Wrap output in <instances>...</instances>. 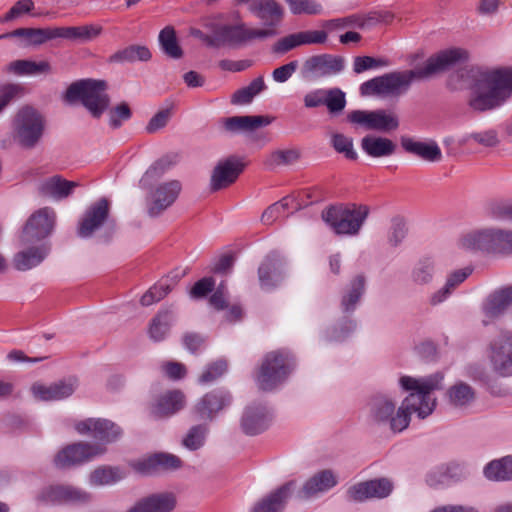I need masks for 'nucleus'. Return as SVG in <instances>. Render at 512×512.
Wrapping results in <instances>:
<instances>
[{
    "label": "nucleus",
    "instance_id": "f257e3e1",
    "mask_svg": "<svg viewBox=\"0 0 512 512\" xmlns=\"http://www.w3.org/2000/svg\"><path fill=\"white\" fill-rule=\"evenodd\" d=\"M443 375L436 373L423 378L402 376L400 386L409 395L402 401L396 411V402L388 395L378 393L373 395L367 406L368 416L372 423L389 427L393 433H400L410 423L412 413L421 419L429 416L435 409L436 399L432 396L434 390L440 389Z\"/></svg>",
    "mask_w": 512,
    "mask_h": 512
},
{
    "label": "nucleus",
    "instance_id": "f03ea898",
    "mask_svg": "<svg viewBox=\"0 0 512 512\" xmlns=\"http://www.w3.org/2000/svg\"><path fill=\"white\" fill-rule=\"evenodd\" d=\"M468 59V52L461 48L440 51L429 57L422 67L412 70L393 71L374 77L360 85L361 96H392L405 94L413 80L428 79Z\"/></svg>",
    "mask_w": 512,
    "mask_h": 512
},
{
    "label": "nucleus",
    "instance_id": "7ed1b4c3",
    "mask_svg": "<svg viewBox=\"0 0 512 512\" xmlns=\"http://www.w3.org/2000/svg\"><path fill=\"white\" fill-rule=\"evenodd\" d=\"M75 428L78 433L90 434L100 443L78 442L66 446L54 458V464L58 468L82 464L104 454L105 444L116 441L122 434L121 428L107 419L89 418L77 423Z\"/></svg>",
    "mask_w": 512,
    "mask_h": 512
},
{
    "label": "nucleus",
    "instance_id": "20e7f679",
    "mask_svg": "<svg viewBox=\"0 0 512 512\" xmlns=\"http://www.w3.org/2000/svg\"><path fill=\"white\" fill-rule=\"evenodd\" d=\"M473 84L468 104L477 112L500 107L512 92V68L472 70Z\"/></svg>",
    "mask_w": 512,
    "mask_h": 512
},
{
    "label": "nucleus",
    "instance_id": "39448f33",
    "mask_svg": "<svg viewBox=\"0 0 512 512\" xmlns=\"http://www.w3.org/2000/svg\"><path fill=\"white\" fill-rule=\"evenodd\" d=\"M108 84L100 79H80L69 85L63 99L69 104L80 102L94 118H100L110 105Z\"/></svg>",
    "mask_w": 512,
    "mask_h": 512
},
{
    "label": "nucleus",
    "instance_id": "423d86ee",
    "mask_svg": "<svg viewBox=\"0 0 512 512\" xmlns=\"http://www.w3.org/2000/svg\"><path fill=\"white\" fill-rule=\"evenodd\" d=\"M368 215L369 208L366 205L353 203L331 205L322 211L321 217L335 234L356 236Z\"/></svg>",
    "mask_w": 512,
    "mask_h": 512
},
{
    "label": "nucleus",
    "instance_id": "0eeeda50",
    "mask_svg": "<svg viewBox=\"0 0 512 512\" xmlns=\"http://www.w3.org/2000/svg\"><path fill=\"white\" fill-rule=\"evenodd\" d=\"M249 12L261 23L260 28H250L255 40H265L278 35L285 9L276 0H254L248 6Z\"/></svg>",
    "mask_w": 512,
    "mask_h": 512
},
{
    "label": "nucleus",
    "instance_id": "6e6552de",
    "mask_svg": "<svg viewBox=\"0 0 512 512\" xmlns=\"http://www.w3.org/2000/svg\"><path fill=\"white\" fill-rule=\"evenodd\" d=\"M294 358L288 351L277 350L265 355L256 381L259 389L271 391L281 384L294 367Z\"/></svg>",
    "mask_w": 512,
    "mask_h": 512
},
{
    "label": "nucleus",
    "instance_id": "1a4fd4ad",
    "mask_svg": "<svg viewBox=\"0 0 512 512\" xmlns=\"http://www.w3.org/2000/svg\"><path fill=\"white\" fill-rule=\"evenodd\" d=\"M15 138L25 148L34 147L40 140L44 130L41 114L31 106H23L13 121Z\"/></svg>",
    "mask_w": 512,
    "mask_h": 512
},
{
    "label": "nucleus",
    "instance_id": "9d476101",
    "mask_svg": "<svg viewBox=\"0 0 512 512\" xmlns=\"http://www.w3.org/2000/svg\"><path fill=\"white\" fill-rule=\"evenodd\" d=\"M103 226H107L109 236L116 230V222L110 218V202L101 198L91 204L78 223L77 235L80 238H90Z\"/></svg>",
    "mask_w": 512,
    "mask_h": 512
},
{
    "label": "nucleus",
    "instance_id": "9b49d317",
    "mask_svg": "<svg viewBox=\"0 0 512 512\" xmlns=\"http://www.w3.org/2000/svg\"><path fill=\"white\" fill-rule=\"evenodd\" d=\"M55 224L56 213L52 208L43 207L38 209L30 215L22 229L21 244L28 246L47 238L53 233Z\"/></svg>",
    "mask_w": 512,
    "mask_h": 512
},
{
    "label": "nucleus",
    "instance_id": "f8f14e48",
    "mask_svg": "<svg viewBox=\"0 0 512 512\" xmlns=\"http://www.w3.org/2000/svg\"><path fill=\"white\" fill-rule=\"evenodd\" d=\"M492 371L500 377L512 376V331H503L488 346Z\"/></svg>",
    "mask_w": 512,
    "mask_h": 512
},
{
    "label": "nucleus",
    "instance_id": "ddd939ff",
    "mask_svg": "<svg viewBox=\"0 0 512 512\" xmlns=\"http://www.w3.org/2000/svg\"><path fill=\"white\" fill-rule=\"evenodd\" d=\"M345 59L332 54H320L308 57L302 64L300 74L305 80H316L342 72Z\"/></svg>",
    "mask_w": 512,
    "mask_h": 512
},
{
    "label": "nucleus",
    "instance_id": "4468645a",
    "mask_svg": "<svg viewBox=\"0 0 512 512\" xmlns=\"http://www.w3.org/2000/svg\"><path fill=\"white\" fill-rule=\"evenodd\" d=\"M206 28L213 32L214 48L236 46L255 40L244 22L236 24L207 23Z\"/></svg>",
    "mask_w": 512,
    "mask_h": 512
},
{
    "label": "nucleus",
    "instance_id": "2eb2a0df",
    "mask_svg": "<svg viewBox=\"0 0 512 512\" xmlns=\"http://www.w3.org/2000/svg\"><path fill=\"white\" fill-rule=\"evenodd\" d=\"M393 490V484L387 478L359 482L347 490V499L353 502H364L371 498H386Z\"/></svg>",
    "mask_w": 512,
    "mask_h": 512
},
{
    "label": "nucleus",
    "instance_id": "dca6fc26",
    "mask_svg": "<svg viewBox=\"0 0 512 512\" xmlns=\"http://www.w3.org/2000/svg\"><path fill=\"white\" fill-rule=\"evenodd\" d=\"M131 466L142 475H153L181 468L182 460L174 454L159 452L135 461Z\"/></svg>",
    "mask_w": 512,
    "mask_h": 512
},
{
    "label": "nucleus",
    "instance_id": "f3484780",
    "mask_svg": "<svg viewBox=\"0 0 512 512\" xmlns=\"http://www.w3.org/2000/svg\"><path fill=\"white\" fill-rule=\"evenodd\" d=\"M232 402L230 392L223 388L206 393L195 405L194 413L203 420L212 421L216 414L228 407Z\"/></svg>",
    "mask_w": 512,
    "mask_h": 512
},
{
    "label": "nucleus",
    "instance_id": "a211bd4d",
    "mask_svg": "<svg viewBox=\"0 0 512 512\" xmlns=\"http://www.w3.org/2000/svg\"><path fill=\"white\" fill-rule=\"evenodd\" d=\"M244 169V163L236 156L219 161L210 179L212 191H219L233 184Z\"/></svg>",
    "mask_w": 512,
    "mask_h": 512
},
{
    "label": "nucleus",
    "instance_id": "6ab92c4d",
    "mask_svg": "<svg viewBox=\"0 0 512 512\" xmlns=\"http://www.w3.org/2000/svg\"><path fill=\"white\" fill-rule=\"evenodd\" d=\"M512 303V286H505L491 293L482 304V324L488 326L499 319Z\"/></svg>",
    "mask_w": 512,
    "mask_h": 512
},
{
    "label": "nucleus",
    "instance_id": "aec40b11",
    "mask_svg": "<svg viewBox=\"0 0 512 512\" xmlns=\"http://www.w3.org/2000/svg\"><path fill=\"white\" fill-rule=\"evenodd\" d=\"M272 415L263 404H252L245 408L241 417V429L249 436L264 432L270 425Z\"/></svg>",
    "mask_w": 512,
    "mask_h": 512
},
{
    "label": "nucleus",
    "instance_id": "412c9836",
    "mask_svg": "<svg viewBox=\"0 0 512 512\" xmlns=\"http://www.w3.org/2000/svg\"><path fill=\"white\" fill-rule=\"evenodd\" d=\"M180 191L181 183L177 180L165 182L157 186L151 193V200L148 205V214L151 217L159 216L175 202Z\"/></svg>",
    "mask_w": 512,
    "mask_h": 512
},
{
    "label": "nucleus",
    "instance_id": "4be33fe9",
    "mask_svg": "<svg viewBox=\"0 0 512 512\" xmlns=\"http://www.w3.org/2000/svg\"><path fill=\"white\" fill-rule=\"evenodd\" d=\"M44 501L51 504H86L91 494L72 485L51 486L42 494Z\"/></svg>",
    "mask_w": 512,
    "mask_h": 512
},
{
    "label": "nucleus",
    "instance_id": "5701e85b",
    "mask_svg": "<svg viewBox=\"0 0 512 512\" xmlns=\"http://www.w3.org/2000/svg\"><path fill=\"white\" fill-rule=\"evenodd\" d=\"M284 261L277 252L269 253L258 268V278L262 289L271 290L283 278Z\"/></svg>",
    "mask_w": 512,
    "mask_h": 512
},
{
    "label": "nucleus",
    "instance_id": "b1692460",
    "mask_svg": "<svg viewBox=\"0 0 512 512\" xmlns=\"http://www.w3.org/2000/svg\"><path fill=\"white\" fill-rule=\"evenodd\" d=\"M77 387L76 379L61 380L50 385L35 383L31 391L35 398L42 401H57L71 396Z\"/></svg>",
    "mask_w": 512,
    "mask_h": 512
},
{
    "label": "nucleus",
    "instance_id": "393cba45",
    "mask_svg": "<svg viewBox=\"0 0 512 512\" xmlns=\"http://www.w3.org/2000/svg\"><path fill=\"white\" fill-rule=\"evenodd\" d=\"M400 144L403 150L427 162H439L442 152L434 140L419 141L409 136H401Z\"/></svg>",
    "mask_w": 512,
    "mask_h": 512
},
{
    "label": "nucleus",
    "instance_id": "a878e982",
    "mask_svg": "<svg viewBox=\"0 0 512 512\" xmlns=\"http://www.w3.org/2000/svg\"><path fill=\"white\" fill-rule=\"evenodd\" d=\"M51 251L48 242L31 245L17 252L13 257V266L18 271H27L40 265Z\"/></svg>",
    "mask_w": 512,
    "mask_h": 512
},
{
    "label": "nucleus",
    "instance_id": "bb28decb",
    "mask_svg": "<svg viewBox=\"0 0 512 512\" xmlns=\"http://www.w3.org/2000/svg\"><path fill=\"white\" fill-rule=\"evenodd\" d=\"M337 482V477L331 470H322L305 482L296 497L300 500H307L330 490L336 486Z\"/></svg>",
    "mask_w": 512,
    "mask_h": 512
},
{
    "label": "nucleus",
    "instance_id": "cd10ccee",
    "mask_svg": "<svg viewBox=\"0 0 512 512\" xmlns=\"http://www.w3.org/2000/svg\"><path fill=\"white\" fill-rule=\"evenodd\" d=\"M366 292V277L358 274L345 286L341 294L340 308L345 314H352Z\"/></svg>",
    "mask_w": 512,
    "mask_h": 512
},
{
    "label": "nucleus",
    "instance_id": "c85d7f7f",
    "mask_svg": "<svg viewBox=\"0 0 512 512\" xmlns=\"http://www.w3.org/2000/svg\"><path fill=\"white\" fill-rule=\"evenodd\" d=\"M458 246L466 251L493 253V228L475 229L463 234Z\"/></svg>",
    "mask_w": 512,
    "mask_h": 512
},
{
    "label": "nucleus",
    "instance_id": "c756f323",
    "mask_svg": "<svg viewBox=\"0 0 512 512\" xmlns=\"http://www.w3.org/2000/svg\"><path fill=\"white\" fill-rule=\"evenodd\" d=\"M296 482L289 481L267 495L266 497L259 500L252 508L250 512H281L285 506V503L291 495Z\"/></svg>",
    "mask_w": 512,
    "mask_h": 512
},
{
    "label": "nucleus",
    "instance_id": "7c9ffc66",
    "mask_svg": "<svg viewBox=\"0 0 512 512\" xmlns=\"http://www.w3.org/2000/svg\"><path fill=\"white\" fill-rule=\"evenodd\" d=\"M185 396L180 390H171L161 395L151 406L150 414L155 419L171 416L183 409Z\"/></svg>",
    "mask_w": 512,
    "mask_h": 512
},
{
    "label": "nucleus",
    "instance_id": "2f4dec72",
    "mask_svg": "<svg viewBox=\"0 0 512 512\" xmlns=\"http://www.w3.org/2000/svg\"><path fill=\"white\" fill-rule=\"evenodd\" d=\"M272 119L268 116H232L222 120L223 128L229 133L240 131H254L260 127L268 126Z\"/></svg>",
    "mask_w": 512,
    "mask_h": 512
},
{
    "label": "nucleus",
    "instance_id": "473e14b6",
    "mask_svg": "<svg viewBox=\"0 0 512 512\" xmlns=\"http://www.w3.org/2000/svg\"><path fill=\"white\" fill-rule=\"evenodd\" d=\"M19 37L25 40V45L39 46L55 39L54 27L47 28H18L0 35L1 39Z\"/></svg>",
    "mask_w": 512,
    "mask_h": 512
},
{
    "label": "nucleus",
    "instance_id": "72a5a7b5",
    "mask_svg": "<svg viewBox=\"0 0 512 512\" xmlns=\"http://www.w3.org/2000/svg\"><path fill=\"white\" fill-rule=\"evenodd\" d=\"M361 149L370 157H389L396 152L397 145L389 138L366 135L361 139Z\"/></svg>",
    "mask_w": 512,
    "mask_h": 512
},
{
    "label": "nucleus",
    "instance_id": "f704fd0d",
    "mask_svg": "<svg viewBox=\"0 0 512 512\" xmlns=\"http://www.w3.org/2000/svg\"><path fill=\"white\" fill-rule=\"evenodd\" d=\"M77 186V182L68 181L56 175L46 179L39 185V193L44 197L62 200L67 198Z\"/></svg>",
    "mask_w": 512,
    "mask_h": 512
},
{
    "label": "nucleus",
    "instance_id": "c9c22d12",
    "mask_svg": "<svg viewBox=\"0 0 512 512\" xmlns=\"http://www.w3.org/2000/svg\"><path fill=\"white\" fill-rule=\"evenodd\" d=\"M462 476V468L456 463L442 464L431 470L426 477V482L431 487L447 485L451 481L459 480Z\"/></svg>",
    "mask_w": 512,
    "mask_h": 512
},
{
    "label": "nucleus",
    "instance_id": "e433bc0d",
    "mask_svg": "<svg viewBox=\"0 0 512 512\" xmlns=\"http://www.w3.org/2000/svg\"><path fill=\"white\" fill-rule=\"evenodd\" d=\"M483 474L490 481H512V455L490 461L485 465Z\"/></svg>",
    "mask_w": 512,
    "mask_h": 512
},
{
    "label": "nucleus",
    "instance_id": "4c0bfd02",
    "mask_svg": "<svg viewBox=\"0 0 512 512\" xmlns=\"http://www.w3.org/2000/svg\"><path fill=\"white\" fill-rule=\"evenodd\" d=\"M152 54L144 45H130L113 53L109 57L110 63H133L135 61H149Z\"/></svg>",
    "mask_w": 512,
    "mask_h": 512
},
{
    "label": "nucleus",
    "instance_id": "58836bf2",
    "mask_svg": "<svg viewBox=\"0 0 512 512\" xmlns=\"http://www.w3.org/2000/svg\"><path fill=\"white\" fill-rule=\"evenodd\" d=\"M174 321V314L172 310H162L152 318L148 334L154 342H160L165 339L168 334L172 322Z\"/></svg>",
    "mask_w": 512,
    "mask_h": 512
},
{
    "label": "nucleus",
    "instance_id": "ea45409f",
    "mask_svg": "<svg viewBox=\"0 0 512 512\" xmlns=\"http://www.w3.org/2000/svg\"><path fill=\"white\" fill-rule=\"evenodd\" d=\"M158 41L162 52L167 57L172 59L183 57V49L178 42L176 30L173 26L164 27L159 33Z\"/></svg>",
    "mask_w": 512,
    "mask_h": 512
},
{
    "label": "nucleus",
    "instance_id": "a19ab883",
    "mask_svg": "<svg viewBox=\"0 0 512 512\" xmlns=\"http://www.w3.org/2000/svg\"><path fill=\"white\" fill-rule=\"evenodd\" d=\"M449 403L456 408L469 406L475 400L474 389L464 382H457L447 391Z\"/></svg>",
    "mask_w": 512,
    "mask_h": 512
},
{
    "label": "nucleus",
    "instance_id": "79ce46f5",
    "mask_svg": "<svg viewBox=\"0 0 512 512\" xmlns=\"http://www.w3.org/2000/svg\"><path fill=\"white\" fill-rule=\"evenodd\" d=\"M176 283L177 280L169 276L160 279L141 297V304L143 306H150L153 303L162 300L172 291Z\"/></svg>",
    "mask_w": 512,
    "mask_h": 512
},
{
    "label": "nucleus",
    "instance_id": "37998d69",
    "mask_svg": "<svg viewBox=\"0 0 512 512\" xmlns=\"http://www.w3.org/2000/svg\"><path fill=\"white\" fill-rule=\"evenodd\" d=\"M54 30L55 39L89 40L100 34V28L94 26L54 27Z\"/></svg>",
    "mask_w": 512,
    "mask_h": 512
},
{
    "label": "nucleus",
    "instance_id": "c03bdc74",
    "mask_svg": "<svg viewBox=\"0 0 512 512\" xmlns=\"http://www.w3.org/2000/svg\"><path fill=\"white\" fill-rule=\"evenodd\" d=\"M300 157L301 153L297 148L278 149L270 153L265 161V164L269 168L288 166L296 163Z\"/></svg>",
    "mask_w": 512,
    "mask_h": 512
},
{
    "label": "nucleus",
    "instance_id": "a18cd8bd",
    "mask_svg": "<svg viewBox=\"0 0 512 512\" xmlns=\"http://www.w3.org/2000/svg\"><path fill=\"white\" fill-rule=\"evenodd\" d=\"M11 69L17 75H38L51 72V66L47 61L16 60L11 63Z\"/></svg>",
    "mask_w": 512,
    "mask_h": 512
},
{
    "label": "nucleus",
    "instance_id": "49530a36",
    "mask_svg": "<svg viewBox=\"0 0 512 512\" xmlns=\"http://www.w3.org/2000/svg\"><path fill=\"white\" fill-rule=\"evenodd\" d=\"M434 270V261L431 258H423L413 267L411 280L416 285H427L433 280Z\"/></svg>",
    "mask_w": 512,
    "mask_h": 512
},
{
    "label": "nucleus",
    "instance_id": "de8ad7c7",
    "mask_svg": "<svg viewBox=\"0 0 512 512\" xmlns=\"http://www.w3.org/2000/svg\"><path fill=\"white\" fill-rule=\"evenodd\" d=\"M123 477L124 475L119 468L103 466L91 473L90 483L94 486L111 485L120 481Z\"/></svg>",
    "mask_w": 512,
    "mask_h": 512
},
{
    "label": "nucleus",
    "instance_id": "09e8293b",
    "mask_svg": "<svg viewBox=\"0 0 512 512\" xmlns=\"http://www.w3.org/2000/svg\"><path fill=\"white\" fill-rule=\"evenodd\" d=\"M35 4L33 0H18L14 5L0 17V23H7L23 17L24 15H31L33 17H40L42 13H34Z\"/></svg>",
    "mask_w": 512,
    "mask_h": 512
},
{
    "label": "nucleus",
    "instance_id": "8fccbe9b",
    "mask_svg": "<svg viewBox=\"0 0 512 512\" xmlns=\"http://www.w3.org/2000/svg\"><path fill=\"white\" fill-rule=\"evenodd\" d=\"M399 127V119L394 113L384 109L373 110V130L380 132L394 131Z\"/></svg>",
    "mask_w": 512,
    "mask_h": 512
},
{
    "label": "nucleus",
    "instance_id": "3c124183",
    "mask_svg": "<svg viewBox=\"0 0 512 512\" xmlns=\"http://www.w3.org/2000/svg\"><path fill=\"white\" fill-rule=\"evenodd\" d=\"M472 141L483 147H495L499 144L498 133L494 129H488L485 131L465 134L461 138L460 144L467 145Z\"/></svg>",
    "mask_w": 512,
    "mask_h": 512
},
{
    "label": "nucleus",
    "instance_id": "603ef678",
    "mask_svg": "<svg viewBox=\"0 0 512 512\" xmlns=\"http://www.w3.org/2000/svg\"><path fill=\"white\" fill-rule=\"evenodd\" d=\"M208 427L204 424L192 426L182 440V445L188 450L195 451L200 449L206 439Z\"/></svg>",
    "mask_w": 512,
    "mask_h": 512
},
{
    "label": "nucleus",
    "instance_id": "864d4df0",
    "mask_svg": "<svg viewBox=\"0 0 512 512\" xmlns=\"http://www.w3.org/2000/svg\"><path fill=\"white\" fill-rule=\"evenodd\" d=\"M493 254H512V230L493 228Z\"/></svg>",
    "mask_w": 512,
    "mask_h": 512
},
{
    "label": "nucleus",
    "instance_id": "5fc2aeb1",
    "mask_svg": "<svg viewBox=\"0 0 512 512\" xmlns=\"http://www.w3.org/2000/svg\"><path fill=\"white\" fill-rule=\"evenodd\" d=\"M293 15H320L323 11L322 5L316 0H284Z\"/></svg>",
    "mask_w": 512,
    "mask_h": 512
},
{
    "label": "nucleus",
    "instance_id": "6e6d98bb",
    "mask_svg": "<svg viewBox=\"0 0 512 512\" xmlns=\"http://www.w3.org/2000/svg\"><path fill=\"white\" fill-rule=\"evenodd\" d=\"M331 145L336 152L343 154L349 160L358 158L357 152L353 147V139L342 133H334L331 136Z\"/></svg>",
    "mask_w": 512,
    "mask_h": 512
},
{
    "label": "nucleus",
    "instance_id": "4d7b16f0",
    "mask_svg": "<svg viewBox=\"0 0 512 512\" xmlns=\"http://www.w3.org/2000/svg\"><path fill=\"white\" fill-rule=\"evenodd\" d=\"M391 62L387 58H374L372 56H356L353 59V71L361 74L367 70L388 67Z\"/></svg>",
    "mask_w": 512,
    "mask_h": 512
},
{
    "label": "nucleus",
    "instance_id": "13d9d810",
    "mask_svg": "<svg viewBox=\"0 0 512 512\" xmlns=\"http://www.w3.org/2000/svg\"><path fill=\"white\" fill-rule=\"evenodd\" d=\"M177 161V155H166L155 161L145 172L143 180H155L160 178L168 171Z\"/></svg>",
    "mask_w": 512,
    "mask_h": 512
},
{
    "label": "nucleus",
    "instance_id": "bf43d9fd",
    "mask_svg": "<svg viewBox=\"0 0 512 512\" xmlns=\"http://www.w3.org/2000/svg\"><path fill=\"white\" fill-rule=\"evenodd\" d=\"M407 226L403 217L395 216L391 219L388 231V242L391 246L397 247L407 235Z\"/></svg>",
    "mask_w": 512,
    "mask_h": 512
},
{
    "label": "nucleus",
    "instance_id": "052dcab7",
    "mask_svg": "<svg viewBox=\"0 0 512 512\" xmlns=\"http://www.w3.org/2000/svg\"><path fill=\"white\" fill-rule=\"evenodd\" d=\"M325 105L330 113H340L346 106L345 93L339 88L327 89Z\"/></svg>",
    "mask_w": 512,
    "mask_h": 512
},
{
    "label": "nucleus",
    "instance_id": "680f3d73",
    "mask_svg": "<svg viewBox=\"0 0 512 512\" xmlns=\"http://www.w3.org/2000/svg\"><path fill=\"white\" fill-rule=\"evenodd\" d=\"M289 198H282L280 201L273 203L270 205L261 216V222L264 225H271L274 223L288 208L289 206Z\"/></svg>",
    "mask_w": 512,
    "mask_h": 512
},
{
    "label": "nucleus",
    "instance_id": "e2e57ef3",
    "mask_svg": "<svg viewBox=\"0 0 512 512\" xmlns=\"http://www.w3.org/2000/svg\"><path fill=\"white\" fill-rule=\"evenodd\" d=\"M172 117V107L159 110L147 123L145 130L154 134L166 127Z\"/></svg>",
    "mask_w": 512,
    "mask_h": 512
},
{
    "label": "nucleus",
    "instance_id": "0e129e2a",
    "mask_svg": "<svg viewBox=\"0 0 512 512\" xmlns=\"http://www.w3.org/2000/svg\"><path fill=\"white\" fill-rule=\"evenodd\" d=\"M300 46H302L300 33L295 32L286 35L276 41L272 47V50L276 54L283 55Z\"/></svg>",
    "mask_w": 512,
    "mask_h": 512
},
{
    "label": "nucleus",
    "instance_id": "69168bd1",
    "mask_svg": "<svg viewBox=\"0 0 512 512\" xmlns=\"http://www.w3.org/2000/svg\"><path fill=\"white\" fill-rule=\"evenodd\" d=\"M227 371V362L225 360H217L207 366L206 370L199 378L201 384H207L215 381Z\"/></svg>",
    "mask_w": 512,
    "mask_h": 512
},
{
    "label": "nucleus",
    "instance_id": "338daca9",
    "mask_svg": "<svg viewBox=\"0 0 512 512\" xmlns=\"http://www.w3.org/2000/svg\"><path fill=\"white\" fill-rule=\"evenodd\" d=\"M491 218L499 221L512 222V202H495L488 207Z\"/></svg>",
    "mask_w": 512,
    "mask_h": 512
},
{
    "label": "nucleus",
    "instance_id": "774afa93",
    "mask_svg": "<svg viewBox=\"0 0 512 512\" xmlns=\"http://www.w3.org/2000/svg\"><path fill=\"white\" fill-rule=\"evenodd\" d=\"M132 113L127 103L123 102L109 112V124L112 128L116 129L122 125L123 121H127L131 118Z\"/></svg>",
    "mask_w": 512,
    "mask_h": 512
}]
</instances>
